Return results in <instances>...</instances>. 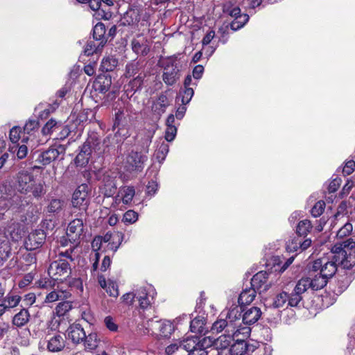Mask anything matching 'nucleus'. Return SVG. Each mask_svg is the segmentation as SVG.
I'll return each mask as SVG.
<instances>
[{
  "label": "nucleus",
  "mask_w": 355,
  "mask_h": 355,
  "mask_svg": "<svg viewBox=\"0 0 355 355\" xmlns=\"http://www.w3.org/2000/svg\"><path fill=\"white\" fill-rule=\"evenodd\" d=\"M236 299H232L228 302V311L225 314V318H219L215 321L211 328L212 334H218L226 327L227 331L232 333L235 329H241L243 337H247L250 333V329L248 327L241 328V312L244 311L242 306L236 304Z\"/></svg>",
  "instance_id": "obj_1"
},
{
  "label": "nucleus",
  "mask_w": 355,
  "mask_h": 355,
  "mask_svg": "<svg viewBox=\"0 0 355 355\" xmlns=\"http://www.w3.org/2000/svg\"><path fill=\"white\" fill-rule=\"evenodd\" d=\"M156 291L151 285L140 287L135 290V297L139 302V314L141 318L148 319L153 313V303Z\"/></svg>",
  "instance_id": "obj_2"
},
{
  "label": "nucleus",
  "mask_w": 355,
  "mask_h": 355,
  "mask_svg": "<svg viewBox=\"0 0 355 355\" xmlns=\"http://www.w3.org/2000/svg\"><path fill=\"white\" fill-rule=\"evenodd\" d=\"M327 257L337 261L341 266L346 269L352 268L355 265V257L344 246V241L342 243L334 245L330 254Z\"/></svg>",
  "instance_id": "obj_3"
},
{
  "label": "nucleus",
  "mask_w": 355,
  "mask_h": 355,
  "mask_svg": "<svg viewBox=\"0 0 355 355\" xmlns=\"http://www.w3.org/2000/svg\"><path fill=\"white\" fill-rule=\"evenodd\" d=\"M338 265L340 263L337 261L329 257H323L316 259L312 265V272H318L327 279L332 277L336 270Z\"/></svg>",
  "instance_id": "obj_4"
},
{
  "label": "nucleus",
  "mask_w": 355,
  "mask_h": 355,
  "mask_svg": "<svg viewBox=\"0 0 355 355\" xmlns=\"http://www.w3.org/2000/svg\"><path fill=\"white\" fill-rule=\"evenodd\" d=\"M147 333L157 334L161 337L168 338L175 330V326L169 320H154L148 319L146 324H143Z\"/></svg>",
  "instance_id": "obj_5"
},
{
  "label": "nucleus",
  "mask_w": 355,
  "mask_h": 355,
  "mask_svg": "<svg viewBox=\"0 0 355 355\" xmlns=\"http://www.w3.org/2000/svg\"><path fill=\"white\" fill-rule=\"evenodd\" d=\"M162 79L168 86L173 85L180 76V70L178 61L174 58H168L164 63Z\"/></svg>",
  "instance_id": "obj_6"
},
{
  "label": "nucleus",
  "mask_w": 355,
  "mask_h": 355,
  "mask_svg": "<svg viewBox=\"0 0 355 355\" xmlns=\"http://www.w3.org/2000/svg\"><path fill=\"white\" fill-rule=\"evenodd\" d=\"M71 268L69 262L65 259H59L53 261L49 268L48 274L54 280H61L70 274Z\"/></svg>",
  "instance_id": "obj_7"
},
{
  "label": "nucleus",
  "mask_w": 355,
  "mask_h": 355,
  "mask_svg": "<svg viewBox=\"0 0 355 355\" xmlns=\"http://www.w3.org/2000/svg\"><path fill=\"white\" fill-rule=\"evenodd\" d=\"M147 159L146 155L132 151L126 157L124 167L129 172L140 171L143 168L144 163Z\"/></svg>",
  "instance_id": "obj_8"
},
{
  "label": "nucleus",
  "mask_w": 355,
  "mask_h": 355,
  "mask_svg": "<svg viewBox=\"0 0 355 355\" xmlns=\"http://www.w3.org/2000/svg\"><path fill=\"white\" fill-rule=\"evenodd\" d=\"M46 239V233L42 230H35L28 235L24 241L27 250L33 251L40 248Z\"/></svg>",
  "instance_id": "obj_9"
},
{
  "label": "nucleus",
  "mask_w": 355,
  "mask_h": 355,
  "mask_svg": "<svg viewBox=\"0 0 355 355\" xmlns=\"http://www.w3.org/2000/svg\"><path fill=\"white\" fill-rule=\"evenodd\" d=\"M84 231L83 221L81 218L71 220L67 229V237L71 243L78 241L83 236Z\"/></svg>",
  "instance_id": "obj_10"
},
{
  "label": "nucleus",
  "mask_w": 355,
  "mask_h": 355,
  "mask_svg": "<svg viewBox=\"0 0 355 355\" xmlns=\"http://www.w3.org/2000/svg\"><path fill=\"white\" fill-rule=\"evenodd\" d=\"M87 186L80 185L73 192L71 203L74 207L85 209L88 205Z\"/></svg>",
  "instance_id": "obj_11"
},
{
  "label": "nucleus",
  "mask_w": 355,
  "mask_h": 355,
  "mask_svg": "<svg viewBox=\"0 0 355 355\" xmlns=\"http://www.w3.org/2000/svg\"><path fill=\"white\" fill-rule=\"evenodd\" d=\"M32 173L22 171L18 173L17 175V188L21 193H28V189L35 181Z\"/></svg>",
  "instance_id": "obj_12"
},
{
  "label": "nucleus",
  "mask_w": 355,
  "mask_h": 355,
  "mask_svg": "<svg viewBox=\"0 0 355 355\" xmlns=\"http://www.w3.org/2000/svg\"><path fill=\"white\" fill-rule=\"evenodd\" d=\"M46 349L51 352H61L65 347V340L59 334H48L45 338Z\"/></svg>",
  "instance_id": "obj_13"
},
{
  "label": "nucleus",
  "mask_w": 355,
  "mask_h": 355,
  "mask_svg": "<svg viewBox=\"0 0 355 355\" xmlns=\"http://www.w3.org/2000/svg\"><path fill=\"white\" fill-rule=\"evenodd\" d=\"M268 274L266 271H260L255 274L251 279V287L257 292H265L269 289L270 284L268 282Z\"/></svg>",
  "instance_id": "obj_14"
},
{
  "label": "nucleus",
  "mask_w": 355,
  "mask_h": 355,
  "mask_svg": "<svg viewBox=\"0 0 355 355\" xmlns=\"http://www.w3.org/2000/svg\"><path fill=\"white\" fill-rule=\"evenodd\" d=\"M222 331H224V333L215 340V345L218 349H230L229 346L232 341L235 340L239 334H242L241 329H235L233 332L230 333L227 331L226 327Z\"/></svg>",
  "instance_id": "obj_15"
},
{
  "label": "nucleus",
  "mask_w": 355,
  "mask_h": 355,
  "mask_svg": "<svg viewBox=\"0 0 355 355\" xmlns=\"http://www.w3.org/2000/svg\"><path fill=\"white\" fill-rule=\"evenodd\" d=\"M83 146L85 149L90 150L91 153L101 154L103 151V144L101 141V137L94 132L89 135Z\"/></svg>",
  "instance_id": "obj_16"
},
{
  "label": "nucleus",
  "mask_w": 355,
  "mask_h": 355,
  "mask_svg": "<svg viewBox=\"0 0 355 355\" xmlns=\"http://www.w3.org/2000/svg\"><path fill=\"white\" fill-rule=\"evenodd\" d=\"M311 243L312 241L311 239H303L300 236H297L287 243L286 250L290 252H302L309 248Z\"/></svg>",
  "instance_id": "obj_17"
},
{
  "label": "nucleus",
  "mask_w": 355,
  "mask_h": 355,
  "mask_svg": "<svg viewBox=\"0 0 355 355\" xmlns=\"http://www.w3.org/2000/svg\"><path fill=\"white\" fill-rule=\"evenodd\" d=\"M131 45L132 51L138 55H146L150 51L149 42L142 35H138L134 38Z\"/></svg>",
  "instance_id": "obj_18"
},
{
  "label": "nucleus",
  "mask_w": 355,
  "mask_h": 355,
  "mask_svg": "<svg viewBox=\"0 0 355 355\" xmlns=\"http://www.w3.org/2000/svg\"><path fill=\"white\" fill-rule=\"evenodd\" d=\"M235 340L236 342L229 349L231 355H244L246 353L254 351V346L248 345L244 338H236Z\"/></svg>",
  "instance_id": "obj_19"
},
{
  "label": "nucleus",
  "mask_w": 355,
  "mask_h": 355,
  "mask_svg": "<svg viewBox=\"0 0 355 355\" xmlns=\"http://www.w3.org/2000/svg\"><path fill=\"white\" fill-rule=\"evenodd\" d=\"M67 333L69 339L71 340V341L76 344L83 343L86 334L82 326L76 323L69 327Z\"/></svg>",
  "instance_id": "obj_20"
},
{
  "label": "nucleus",
  "mask_w": 355,
  "mask_h": 355,
  "mask_svg": "<svg viewBox=\"0 0 355 355\" xmlns=\"http://www.w3.org/2000/svg\"><path fill=\"white\" fill-rule=\"evenodd\" d=\"M112 78L110 75H99L93 83V88L96 92L105 94L110 88Z\"/></svg>",
  "instance_id": "obj_21"
},
{
  "label": "nucleus",
  "mask_w": 355,
  "mask_h": 355,
  "mask_svg": "<svg viewBox=\"0 0 355 355\" xmlns=\"http://www.w3.org/2000/svg\"><path fill=\"white\" fill-rule=\"evenodd\" d=\"M60 151L55 148H50L48 150L42 152L38 156L36 162L46 166L55 161L60 155Z\"/></svg>",
  "instance_id": "obj_22"
},
{
  "label": "nucleus",
  "mask_w": 355,
  "mask_h": 355,
  "mask_svg": "<svg viewBox=\"0 0 355 355\" xmlns=\"http://www.w3.org/2000/svg\"><path fill=\"white\" fill-rule=\"evenodd\" d=\"M257 293L254 288L250 286V288H244L239 296L238 297H235L234 299H236L240 306H243L252 303L256 297Z\"/></svg>",
  "instance_id": "obj_23"
},
{
  "label": "nucleus",
  "mask_w": 355,
  "mask_h": 355,
  "mask_svg": "<svg viewBox=\"0 0 355 355\" xmlns=\"http://www.w3.org/2000/svg\"><path fill=\"white\" fill-rule=\"evenodd\" d=\"M262 312L259 307L252 306L244 311L242 317V321L245 324H252L256 323L260 318Z\"/></svg>",
  "instance_id": "obj_24"
},
{
  "label": "nucleus",
  "mask_w": 355,
  "mask_h": 355,
  "mask_svg": "<svg viewBox=\"0 0 355 355\" xmlns=\"http://www.w3.org/2000/svg\"><path fill=\"white\" fill-rule=\"evenodd\" d=\"M309 283L311 288L314 291H318L322 288L327 283L328 279L323 275H320L319 272H313L312 270L310 272Z\"/></svg>",
  "instance_id": "obj_25"
},
{
  "label": "nucleus",
  "mask_w": 355,
  "mask_h": 355,
  "mask_svg": "<svg viewBox=\"0 0 355 355\" xmlns=\"http://www.w3.org/2000/svg\"><path fill=\"white\" fill-rule=\"evenodd\" d=\"M169 102L165 94H161L153 102L152 105V111L158 116H160L165 112L166 107L168 106Z\"/></svg>",
  "instance_id": "obj_26"
},
{
  "label": "nucleus",
  "mask_w": 355,
  "mask_h": 355,
  "mask_svg": "<svg viewBox=\"0 0 355 355\" xmlns=\"http://www.w3.org/2000/svg\"><path fill=\"white\" fill-rule=\"evenodd\" d=\"M98 282L101 288L105 290L110 296L116 297L119 295L118 286L113 282H106L105 278L103 275L98 276Z\"/></svg>",
  "instance_id": "obj_27"
},
{
  "label": "nucleus",
  "mask_w": 355,
  "mask_h": 355,
  "mask_svg": "<svg viewBox=\"0 0 355 355\" xmlns=\"http://www.w3.org/2000/svg\"><path fill=\"white\" fill-rule=\"evenodd\" d=\"M30 318L29 311L26 309H22L12 317V324L16 327H22L29 322Z\"/></svg>",
  "instance_id": "obj_28"
},
{
  "label": "nucleus",
  "mask_w": 355,
  "mask_h": 355,
  "mask_svg": "<svg viewBox=\"0 0 355 355\" xmlns=\"http://www.w3.org/2000/svg\"><path fill=\"white\" fill-rule=\"evenodd\" d=\"M155 133V128L144 129L141 130L137 135L138 140L142 144V146L146 148L148 152V147L152 141V139Z\"/></svg>",
  "instance_id": "obj_29"
},
{
  "label": "nucleus",
  "mask_w": 355,
  "mask_h": 355,
  "mask_svg": "<svg viewBox=\"0 0 355 355\" xmlns=\"http://www.w3.org/2000/svg\"><path fill=\"white\" fill-rule=\"evenodd\" d=\"M83 343L86 350L92 351L97 348L100 338L96 332H92L88 335H85Z\"/></svg>",
  "instance_id": "obj_30"
},
{
  "label": "nucleus",
  "mask_w": 355,
  "mask_h": 355,
  "mask_svg": "<svg viewBox=\"0 0 355 355\" xmlns=\"http://www.w3.org/2000/svg\"><path fill=\"white\" fill-rule=\"evenodd\" d=\"M169 150V146L165 141L160 139L159 141H157V149L155 152V157L156 159L159 162L162 163L165 159L168 153Z\"/></svg>",
  "instance_id": "obj_31"
},
{
  "label": "nucleus",
  "mask_w": 355,
  "mask_h": 355,
  "mask_svg": "<svg viewBox=\"0 0 355 355\" xmlns=\"http://www.w3.org/2000/svg\"><path fill=\"white\" fill-rule=\"evenodd\" d=\"M144 77V73H139L136 77H134L125 85V92L129 93L139 90L141 87Z\"/></svg>",
  "instance_id": "obj_32"
},
{
  "label": "nucleus",
  "mask_w": 355,
  "mask_h": 355,
  "mask_svg": "<svg viewBox=\"0 0 355 355\" xmlns=\"http://www.w3.org/2000/svg\"><path fill=\"white\" fill-rule=\"evenodd\" d=\"M105 26L101 23H97L93 28V38L96 41H98V45L103 46L106 43L105 38Z\"/></svg>",
  "instance_id": "obj_33"
},
{
  "label": "nucleus",
  "mask_w": 355,
  "mask_h": 355,
  "mask_svg": "<svg viewBox=\"0 0 355 355\" xmlns=\"http://www.w3.org/2000/svg\"><path fill=\"white\" fill-rule=\"evenodd\" d=\"M139 73H144L139 62L134 60L126 64L125 73L126 78H134Z\"/></svg>",
  "instance_id": "obj_34"
},
{
  "label": "nucleus",
  "mask_w": 355,
  "mask_h": 355,
  "mask_svg": "<svg viewBox=\"0 0 355 355\" xmlns=\"http://www.w3.org/2000/svg\"><path fill=\"white\" fill-rule=\"evenodd\" d=\"M102 239H100V236H96L92 242V248L95 252L94 258L93 259L94 263L92 264V270L96 271L98 266V261L100 259V254L98 250L101 249L102 245Z\"/></svg>",
  "instance_id": "obj_35"
},
{
  "label": "nucleus",
  "mask_w": 355,
  "mask_h": 355,
  "mask_svg": "<svg viewBox=\"0 0 355 355\" xmlns=\"http://www.w3.org/2000/svg\"><path fill=\"white\" fill-rule=\"evenodd\" d=\"M312 228L313 226L309 220L305 219L300 221L296 228L297 236L304 239L311 232Z\"/></svg>",
  "instance_id": "obj_36"
},
{
  "label": "nucleus",
  "mask_w": 355,
  "mask_h": 355,
  "mask_svg": "<svg viewBox=\"0 0 355 355\" xmlns=\"http://www.w3.org/2000/svg\"><path fill=\"white\" fill-rule=\"evenodd\" d=\"M10 246L8 241L3 235H0V260L6 261L10 254Z\"/></svg>",
  "instance_id": "obj_37"
},
{
  "label": "nucleus",
  "mask_w": 355,
  "mask_h": 355,
  "mask_svg": "<svg viewBox=\"0 0 355 355\" xmlns=\"http://www.w3.org/2000/svg\"><path fill=\"white\" fill-rule=\"evenodd\" d=\"M114 2L112 0H92L90 2V8L92 10H102L105 12L107 8L112 6Z\"/></svg>",
  "instance_id": "obj_38"
},
{
  "label": "nucleus",
  "mask_w": 355,
  "mask_h": 355,
  "mask_svg": "<svg viewBox=\"0 0 355 355\" xmlns=\"http://www.w3.org/2000/svg\"><path fill=\"white\" fill-rule=\"evenodd\" d=\"M118 64V60L114 56H107L102 60L101 68L102 71H112Z\"/></svg>",
  "instance_id": "obj_39"
},
{
  "label": "nucleus",
  "mask_w": 355,
  "mask_h": 355,
  "mask_svg": "<svg viewBox=\"0 0 355 355\" xmlns=\"http://www.w3.org/2000/svg\"><path fill=\"white\" fill-rule=\"evenodd\" d=\"M91 155V150L85 149L84 146H82L80 153L76 157V164L81 166L86 165L89 162Z\"/></svg>",
  "instance_id": "obj_40"
},
{
  "label": "nucleus",
  "mask_w": 355,
  "mask_h": 355,
  "mask_svg": "<svg viewBox=\"0 0 355 355\" xmlns=\"http://www.w3.org/2000/svg\"><path fill=\"white\" fill-rule=\"evenodd\" d=\"M69 293L63 291H53L47 294L45 298V302L51 303L58 300L67 298Z\"/></svg>",
  "instance_id": "obj_41"
},
{
  "label": "nucleus",
  "mask_w": 355,
  "mask_h": 355,
  "mask_svg": "<svg viewBox=\"0 0 355 355\" xmlns=\"http://www.w3.org/2000/svg\"><path fill=\"white\" fill-rule=\"evenodd\" d=\"M31 193L35 198H40L45 193L44 184L41 181H34L33 184L28 189V193Z\"/></svg>",
  "instance_id": "obj_42"
},
{
  "label": "nucleus",
  "mask_w": 355,
  "mask_h": 355,
  "mask_svg": "<svg viewBox=\"0 0 355 355\" xmlns=\"http://www.w3.org/2000/svg\"><path fill=\"white\" fill-rule=\"evenodd\" d=\"M200 340H200L198 337H192L184 340L182 342L180 343V349H183L187 351L188 354H190L194 347L198 345Z\"/></svg>",
  "instance_id": "obj_43"
},
{
  "label": "nucleus",
  "mask_w": 355,
  "mask_h": 355,
  "mask_svg": "<svg viewBox=\"0 0 355 355\" xmlns=\"http://www.w3.org/2000/svg\"><path fill=\"white\" fill-rule=\"evenodd\" d=\"M61 125V123L51 119L44 125L42 129V132L44 135H51L54 131L58 130Z\"/></svg>",
  "instance_id": "obj_44"
},
{
  "label": "nucleus",
  "mask_w": 355,
  "mask_h": 355,
  "mask_svg": "<svg viewBox=\"0 0 355 355\" xmlns=\"http://www.w3.org/2000/svg\"><path fill=\"white\" fill-rule=\"evenodd\" d=\"M102 47L101 45H98V41H96L95 40H89L84 49V53L87 56L97 53L101 51Z\"/></svg>",
  "instance_id": "obj_45"
},
{
  "label": "nucleus",
  "mask_w": 355,
  "mask_h": 355,
  "mask_svg": "<svg viewBox=\"0 0 355 355\" xmlns=\"http://www.w3.org/2000/svg\"><path fill=\"white\" fill-rule=\"evenodd\" d=\"M208 345L209 343L207 340L203 338L188 355H207V348Z\"/></svg>",
  "instance_id": "obj_46"
},
{
  "label": "nucleus",
  "mask_w": 355,
  "mask_h": 355,
  "mask_svg": "<svg viewBox=\"0 0 355 355\" xmlns=\"http://www.w3.org/2000/svg\"><path fill=\"white\" fill-rule=\"evenodd\" d=\"M139 21V16L135 10H130L125 13L123 17V23L128 25L136 24Z\"/></svg>",
  "instance_id": "obj_47"
},
{
  "label": "nucleus",
  "mask_w": 355,
  "mask_h": 355,
  "mask_svg": "<svg viewBox=\"0 0 355 355\" xmlns=\"http://www.w3.org/2000/svg\"><path fill=\"white\" fill-rule=\"evenodd\" d=\"M64 202L60 199H52L48 205L46 209L49 213H57L62 210Z\"/></svg>",
  "instance_id": "obj_48"
},
{
  "label": "nucleus",
  "mask_w": 355,
  "mask_h": 355,
  "mask_svg": "<svg viewBox=\"0 0 355 355\" xmlns=\"http://www.w3.org/2000/svg\"><path fill=\"white\" fill-rule=\"evenodd\" d=\"M286 302H288V293L282 291L275 297L272 306L274 308L279 309L283 307Z\"/></svg>",
  "instance_id": "obj_49"
},
{
  "label": "nucleus",
  "mask_w": 355,
  "mask_h": 355,
  "mask_svg": "<svg viewBox=\"0 0 355 355\" xmlns=\"http://www.w3.org/2000/svg\"><path fill=\"white\" fill-rule=\"evenodd\" d=\"M310 288L309 279L308 277H303L297 282L294 288V291L302 295Z\"/></svg>",
  "instance_id": "obj_50"
},
{
  "label": "nucleus",
  "mask_w": 355,
  "mask_h": 355,
  "mask_svg": "<svg viewBox=\"0 0 355 355\" xmlns=\"http://www.w3.org/2000/svg\"><path fill=\"white\" fill-rule=\"evenodd\" d=\"M194 94V91L193 88H183L180 91L179 97H181V102L182 105H186L188 104L193 96Z\"/></svg>",
  "instance_id": "obj_51"
},
{
  "label": "nucleus",
  "mask_w": 355,
  "mask_h": 355,
  "mask_svg": "<svg viewBox=\"0 0 355 355\" xmlns=\"http://www.w3.org/2000/svg\"><path fill=\"white\" fill-rule=\"evenodd\" d=\"M248 20L249 15L247 14H243V15H242V17L240 18L234 19L232 21V22L230 24L231 29L235 31L241 28L248 21Z\"/></svg>",
  "instance_id": "obj_52"
},
{
  "label": "nucleus",
  "mask_w": 355,
  "mask_h": 355,
  "mask_svg": "<svg viewBox=\"0 0 355 355\" xmlns=\"http://www.w3.org/2000/svg\"><path fill=\"white\" fill-rule=\"evenodd\" d=\"M21 300V297L17 295L8 294L3 299V302L8 309L16 307Z\"/></svg>",
  "instance_id": "obj_53"
},
{
  "label": "nucleus",
  "mask_w": 355,
  "mask_h": 355,
  "mask_svg": "<svg viewBox=\"0 0 355 355\" xmlns=\"http://www.w3.org/2000/svg\"><path fill=\"white\" fill-rule=\"evenodd\" d=\"M71 309V304L69 302H62L57 305L55 308V314L58 317L64 316Z\"/></svg>",
  "instance_id": "obj_54"
},
{
  "label": "nucleus",
  "mask_w": 355,
  "mask_h": 355,
  "mask_svg": "<svg viewBox=\"0 0 355 355\" xmlns=\"http://www.w3.org/2000/svg\"><path fill=\"white\" fill-rule=\"evenodd\" d=\"M121 194L123 202L124 204H128L132 200V198L135 194V191L134 187H128L123 189Z\"/></svg>",
  "instance_id": "obj_55"
},
{
  "label": "nucleus",
  "mask_w": 355,
  "mask_h": 355,
  "mask_svg": "<svg viewBox=\"0 0 355 355\" xmlns=\"http://www.w3.org/2000/svg\"><path fill=\"white\" fill-rule=\"evenodd\" d=\"M223 11L231 17H234V19L240 18L243 15L241 14V9L238 6L232 7L227 4L224 6Z\"/></svg>",
  "instance_id": "obj_56"
},
{
  "label": "nucleus",
  "mask_w": 355,
  "mask_h": 355,
  "mask_svg": "<svg viewBox=\"0 0 355 355\" xmlns=\"http://www.w3.org/2000/svg\"><path fill=\"white\" fill-rule=\"evenodd\" d=\"M353 230V226L351 223H347L337 232L336 236L338 239H343L349 236Z\"/></svg>",
  "instance_id": "obj_57"
},
{
  "label": "nucleus",
  "mask_w": 355,
  "mask_h": 355,
  "mask_svg": "<svg viewBox=\"0 0 355 355\" xmlns=\"http://www.w3.org/2000/svg\"><path fill=\"white\" fill-rule=\"evenodd\" d=\"M103 192L105 196L110 197L114 194L116 190V186L113 180H108L104 184Z\"/></svg>",
  "instance_id": "obj_58"
},
{
  "label": "nucleus",
  "mask_w": 355,
  "mask_h": 355,
  "mask_svg": "<svg viewBox=\"0 0 355 355\" xmlns=\"http://www.w3.org/2000/svg\"><path fill=\"white\" fill-rule=\"evenodd\" d=\"M325 203L322 200L317 202L311 210V214L313 217L320 216L324 211Z\"/></svg>",
  "instance_id": "obj_59"
},
{
  "label": "nucleus",
  "mask_w": 355,
  "mask_h": 355,
  "mask_svg": "<svg viewBox=\"0 0 355 355\" xmlns=\"http://www.w3.org/2000/svg\"><path fill=\"white\" fill-rule=\"evenodd\" d=\"M138 220V214L133 210H128L124 214L123 220L125 223L132 224Z\"/></svg>",
  "instance_id": "obj_60"
},
{
  "label": "nucleus",
  "mask_w": 355,
  "mask_h": 355,
  "mask_svg": "<svg viewBox=\"0 0 355 355\" xmlns=\"http://www.w3.org/2000/svg\"><path fill=\"white\" fill-rule=\"evenodd\" d=\"M302 300V295L296 291H293L290 295H288V304L291 306H297Z\"/></svg>",
  "instance_id": "obj_61"
},
{
  "label": "nucleus",
  "mask_w": 355,
  "mask_h": 355,
  "mask_svg": "<svg viewBox=\"0 0 355 355\" xmlns=\"http://www.w3.org/2000/svg\"><path fill=\"white\" fill-rule=\"evenodd\" d=\"M204 322L202 320L195 318L190 321V328L191 331L201 333L203 330Z\"/></svg>",
  "instance_id": "obj_62"
},
{
  "label": "nucleus",
  "mask_w": 355,
  "mask_h": 355,
  "mask_svg": "<svg viewBox=\"0 0 355 355\" xmlns=\"http://www.w3.org/2000/svg\"><path fill=\"white\" fill-rule=\"evenodd\" d=\"M39 123L35 119H29L24 126V131L30 134L32 131L38 128Z\"/></svg>",
  "instance_id": "obj_63"
},
{
  "label": "nucleus",
  "mask_w": 355,
  "mask_h": 355,
  "mask_svg": "<svg viewBox=\"0 0 355 355\" xmlns=\"http://www.w3.org/2000/svg\"><path fill=\"white\" fill-rule=\"evenodd\" d=\"M21 132V128L19 126H14L10 130V139L12 143H17L20 138V133Z\"/></svg>",
  "instance_id": "obj_64"
}]
</instances>
